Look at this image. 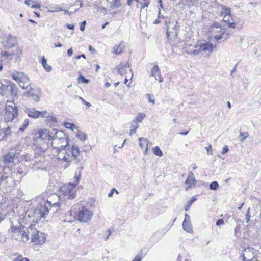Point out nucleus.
<instances>
[{"instance_id": "nucleus-1", "label": "nucleus", "mask_w": 261, "mask_h": 261, "mask_svg": "<svg viewBox=\"0 0 261 261\" xmlns=\"http://www.w3.org/2000/svg\"><path fill=\"white\" fill-rule=\"evenodd\" d=\"M11 226L8 230L10 237L15 240L26 242L29 241V237L27 236V231L24 230V227L20 223L19 215L13 212L10 218Z\"/></svg>"}, {"instance_id": "nucleus-2", "label": "nucleus", "mask_w": 261, "mask_h": 261, "mask_svg": "<svg viewBox=\"0 0 261 261\" xmlns=\"http://www.w3.org/2000/svg\"><path fill=\"white\" fill-rule=\"evenodd\" d=\"M58 153V159L61 161L66 162L67 164V166H68L71 162L75 159H76L77 156L80 155V150L77 146H70L62 148V149L59 150Z\"/></svg>"}, {"instance_id": "nucleus-3", "label": "nucleus", "mask_w": 261, "mask_h": 261, "mask_svg": "<svg viewBox=\"0 0 261 261\" xmlns=\"http://www.w3.org/2000/svg\"><path fill=\"white\" fill-rule=\"evenodd\" d=\"M68 137L62 130H54L51 146L56 152L68 146Z\"/></svg>"}, {"instance_id": "nucleus-4", "label": "nucleus", "mask_w": 261, "mask_h": 261, "mask_svg": "<svg viewBox=\"0 0 261 261\" xmlns=\"http://www.w3.org/2000/svg\"><path fill=\"white\" fill-rule=\"evenodd\" d=\"M71 216H73L74 218L82 222H87L90 220L93 213L88 209L82 207L81 208L79 205H75L72 207L70 210Z\"/></svg>"}, {"instance_id": "nucleus-5", "label": "nucleus", "mask_w": 261, "mask_h": 261, "mask_svg": "<svg viewBox=\"0 0 261 261\" xmlns=\"http://www.w3.org/2000/svg\"><path fill=\"white\" fill-rule=\"evenodd\" d=\"M79 182V179L76 178L74 184H65L60 189V197L65 199H73L76 197L75 187Z\"/></svg>"}, {"instance_id": "nucleus-6", "label": "nucleus", "mask_w": 261, "mask_h": 261, "mask_svg": "<svg viewBox=\"0 0 261 261\" xmlns=\"http://www.w3.org/2000/svg\"><path fill=\"white\" fill-rule=\"evenodd\" d=\"M18 116V109L13 101H7L5 106L4 120L5 122H11Z\"/></svg>"}, {"instance_id": "nucleus-7", "label": "nucleus", "mask_w": 261, "mask_h": 261, "mask_svg": "<svg viewBox=\"0 0 261 261\" xmlns=\"http://www.w3.org/2000/svg\"><path fill=\"white\" fill-rule=\"evenodd\" d=\"M27 236L29 237V241H28L29 243L42 244L45 240L44 235L37 230L35 225H31L27 228Z\"/></svg>"}, {"instance_id": "nucleus-8", "label": "nucleus", "mask_w": 261, "mask_h": 261, "mask_svg": "<svg viewBox=\"0 0 261 261\" xmlns=\"http://www.w3.org/2000/svg\"><path fill=\"white\" fill-rule=\"evenodd\" d=\"M57 205V203L56 202L52 203L49 201L44 202V204L41 203L35 208L34 212V216L39 220L45 218L48 215L49 207L56 206Z\"/></svg>"}, {"instance_id": "nucleus-9", "label": "nucleus", "mask_w": 261, "mask_h": 261, "mask_svg": "<svg viewBox=\"0 0 261 261\" xmlns=\"http://www.w3.org/2000/svg\"><path fill=\"white\" fill-rule=\"evenodd\" d=\"M210 34L212 38L217 40L228 38L227 34L225 33V30L218 23H214L210 28Z\"/></svg>"}, {"instance_id": "nucleus-10", "label": "nucleus", "mask_w": 261, "mask_h": 261, "mask_svg": "<svg viewBox=\"0 0 261 261\" xmlns=\"http://www.w3.org/2000/svg\"><path fill=\"white\" fill-rule=\"evenodd\" d=\"M17 93L16 86L12 83H7L6 84H2L1 89V94L3 96L6 97H13L16 96Z\"/></svg>"}, {"instance_id": "nucleus-11", "label": "nucleus", "mask_w": 261, "mask_h": 261, "mask_svg": "<svg viewBox=\"0 0 261 261\" xmlns=\"http://www.w3.org/2000/svg\"><path fill=\"white\" fill-rule=\"evenodd\" d=\"M179 31V26L177 23L170 22L167 26V37L170 43H172L177 38Z\"/></svg>"}, {"instance_id": "nucleus-12", "label": "nucleus", "mask_w": 261, "mask_h": 261, "mask_svg": "<svg viewBox=\"0 0 261 261\" xmlns=\"http://www.w3.org/2000/svg\"><path fill=\"white\" fill-rule=\"evenodd\" d=\"M213 50V45L210 42H206L201 44H196L194 53L199 56H201L203 53L210 54Z\"/></svg>"}, {"instance_id": "nucleus-13", "label": "nucleus", "mask_w": 261, "mask_h": 261, "mask_svg": "<svg viewBox=\"0 0 261 261\" xmlns=\"http://www.w3.org/2000/svg\"><path fill=\"white\" fill-rule=\"evenodd\" d=\"M54 133H50L48 130H39L36 134L37 141L41 142L42 140H52Z\"/></svg>"}, {"instance_id": "nucleus-14", "label": "nucleus", "mask_w": 261, "mask_h": 261, "mask_svg": "<svg viewBox=\"0 0 261 261\" xmlns=\"http://www.w3.org/2000/svg\"><path fill=\"white\" fill-rule=\"evenodd\" d=\"M18 153H16L15 151L12 150L8 154L3 156V161L5 164H9L10 163L16 164L18 162Z\"/></svg>"}, {"instance_id": "nucleus-15", "label": "nucleus", "mask_w": 261, "mask_h": 261, "mask_svg": "<svg viewBox=\"0 0 261 261\" xmlns=\"http://www.w3.org/2000/svg\"><path fill=\"white\" fill-rule=\"evenodd\" d=\"M28 116L34 118H37L39 117L44 118L46 117V111H39L33 108H29L25 111Z\"/></svg>"}, {"instance_id": "nucleus-16", "label": "nucleus", "mask_w": 261, "mask_h": 261, "mask_svg": "<svg viewBox=\"0 0 261 261\" xmlns=\"http://www.w3.org/2000/svg\"><path fill=\"white\" fill-rule=\"evenodd\" d=\"M119 74L121 76H126L128 71L132 72L131 69L128 64H120L117 67Z\"/></svg>"}, {"instance_id": "nucleus-17", "label": "nucleus", "mask_w": 261, "mask_h": 261, "mask_svg": "<svg viewBox=\"0 0 261 261\" xmlns=\"http://www.w3.org/2000/svg\"><path fill=\"white\" fill-rule=\"evenodd\" d=\"M151 76L154 77L155 80H159L160 83L163 82V78L161 76V72L158 65H155L151 70Z\"/></svg>"}, {"instance_id": "nucleus-18", "label": "nucleus", "mask_w": 261, "mask_h": 261, "mask_svg": "<svg viewBox=\"0 0 261 261\" xmlns=\"http://www.w3.org/2000/svg\"><path fill=\"white\" fill-rule=\"evenodd\" d=\"M11 76L14 80L18 83L22 80L24 81L28 80V78L24 76V73L22 72L14 71L11 73Z\"/></svg>"}, {"instance_id": "nucleus-19", "label": "nucleus", "mask_w": 261, "mask_h": 261, "mask_svg": "<svg viewBox=\"0 0 261 261\" xmlns=\"http://www.w3.org/2000/svg\"><path fill=\"white\" fill-rule=\"evenodd\" d=\"M139 145L142 149H144L145 146H146L144 151V154L146 156L148 153V146L150 142L144 137H140L139 138Z\"/></svg>"}, {"instance_id": "nucleus-20", "label": "nucleus", "mask_w": 261, "mask_h": 261, "mask_svg": "<svg viewBox=\"0 0 261 261\" xmlns=\"http://www.w3.org/2000/svg\"><path fill=\"white\" fill-rule=\"evenodd\" d=\"M1 58L8 62L12 61L14 58V53H10L6 51H2L1 53Z\"/></svg>"}, {"instance_id": "nucleus-21", "label": "nucleus", "mask_w": 261, "mask_h": 261, "mask_svg": "<svg viewBox=\"0 0 261 261\" xmlns=\"http://www.w3.org/2000/svg\"><path fill=\"white\" fill-rule=\"evenodd\" d=\"M16 43V37L9 36L7 38V41L5 44V47L7 48H11L15 46Z\"/></svg>"}, {"instance_id": "nucleus-22", "label": "nucleus", "mask_w": 261, "mask_h": 261, "mask_svg": "<svg viewBox=\"0 0 261 261\" xmlns=\"http://www.w3.org/2000/svg\"><path fill=\"white\" fill-rule=\"evenodd\" d=\"M13 128V127H10V126H8L5 130H3V133H4V135L3 137V138L0 139V141H7L8 139L10 138V137H11V133H13L12 132V130H11V129H12Z\"/></svg>"}, {"instance_id": "nucleus-23", "label": "nucleus", "mask_w": 261, "mask_h": 261, "mask_svg": "<svg viewBox=\"0 0 261 261\" xmlns=\"http://www.w3.org/2000/svg\"><path fill=\"white\" fill-rule=\"evenodd\" d=\"M195 181V179L194 178V174L192 172H190L188 177L186 181V184L189 185L188 189L191 188V186L194 183ZM186 190H187L188 188H186Z\"/></svg>"}, {"instance_id": "nucleus-24", "label": "nucleus", "mask_w": 261, "mask_h": 261, "mask_svg": "<svg viewBox=\"0 0 261 261\" xmlns=\"http://www.w3.org/2000/svg\"><path fill=\"white\" fill-rule=\"evenodd\" d=\"M230 12V10L229 9H227L226 10L225 13L226 15L223 18V20L224 21L227 22L229 27L234 28L236 26V24L234 22H230L229 19V13Z\"/></svg>"}, {"instance_id": "nucleus-25", "label": "nucleus", "mask_w": 261, "mask_h": 261, "mask_svg": "<svg viewBox=\"0 0 261 261\" xmlns=\"http://www.w3.org/2000/svg\"><path fill=\"white\" fill-rule=\"evenodd\" d=\"M107 2L109 4L110 8H118L121 5L120 0H107Z\"/></svg>"}, {"instance_id": "nucleus-26", "label": "nucleus", "mask_w": 261, "mask_h": 261, "mask_svg": "<svg viewBox=\"0 0 261 261\" xmlns=\"http://www.w3.org/2000/svg\"><path fill=\"white\" fill-rule=\"evenodd\" d=\"M185 49L187 54L196 56L194 53L195 50V45H187L185 46Z\"/></svg>"}, {"instance_id": "nucleus-27", "label": "nucleus", "mask_w": 261, "mask_h": 261, "mask_svg": "<svg viewBox=\"0 0 261 261\" xmlns=\"http://www.w3.org/2000/svg\"><path fill=\"white\" fill-rule=\"evenodd\" d=\"M124 48V44L123 42H121L117 47H114V53L116 54H120Z\"/></svg>"}, {"instance_id": "nucleus-28", "label": "nucleus", "mask_w": 261, "mask_h": 261, "mask_svg": "<svg viewBox=\"0 0 261 261\" xmlns=\"http://www.w3.org/2000/svg\"><path fill=\"white\" fill-rule=\"evenodd\" d=\"M138 127V125L137 124V122L136 121L133 120L132 122L131 126H130V135H132L133 134L135 133L136 132V129Z\"/></svg>"}, {"instance_id": "nucleus-29", "label": "nucleus", "mask_w": 261, "mask_h": 261, "mask_svg": "<svg viewBox=\"0 0 261 261\" xmlns=\"http://www.w3.org/2000/svg\"><path fill=\"white\" fill-rule=\"evenodd\" d=\"M41 63L42 66L47 72H50L51 70V67L47 64L46 60L44 58V57H43Z\"/></svg>"}, {"instance_id": "nucleus-30", "label": "nucleus", "mask_w": 261, "mask_h": 261, "mask_svg": "<svg viewBox=\"0 0 261 261\" xmlns=\"http://www.w3.org/2000/svg\"><path fill=\"white\" fill-rule=\"evenodd\" d=\"M18 84H19V86L21 88H22L23 89H28V88L29 86V79H28V80H27L25 81L22 80V81H20L18 83Z\"/></svg>"}, {"instance_id": "nucleus-31", "label": "nucleus", "mask_w": 261, "mask_h": 261, "mask_svg": "<svg viewBox=\"0 0 261 261\" xmlns=\"http://www.w3.org/2000/svg\"><path fill=\"white\" fill-rule=\"evenodd\" d=\"M50 9L48 10V11L50 12L63 11V9L61 8L58 5H55L54 6H50Z\"/></svg>"}, {"instance_id": "nucleus-32", "label": "nucleus", "mask_w": 261, "mask_h": 261, "mask_svg": "<svg viewBox=\"0 0 261 261\" xmlns=\"http://www.w3.org/2000/svg\"><path fill=\"white\" fill-rule=\"evenodd\" d=\"M153 153L156 156L162 157L163 155L162 150L159 147L156 146L152 149Z\"/></svg>"}, {"instance_id": "nucleus-33", "label": "nucleus", "mask_w": 261, "mask_h": 261, "mask_svg": "<svg viewBox=\"0 0 261 261\" xmlns=\"http://www.w3.org/2000/svg\"><path fill=\"white\" fill-rule=\"evenodd\" d=\"M249 136V133L247 132H240L238 138L241 142H243Z\"/></svg>"}, {"instance_id": "nucleus-34", "label": "nucleus", "mask_w": 261, "mask_h": 261, "mask_svg": "<svg viewBox=\"0 0 261 261\" xmlns=\"http://www.w3.org/2000/svg\"><path fill=\"white\" fill-rule=\"evenodd\" d=\"M28 93L32 99L35 101L38 102L40 101V97L38 94L33 92L32 91L28 92Z\"/></svg>"}, {"instance_id": "nucleus-35", "label": "nucleus", "mask_w": 261, "mask_h": 261, "mask_svg": "<svg viewBox=\"0 0 261 261\" xmlns=\"http://www.w3.org/2000/svg\"><path fill=\"white\" fill-rule=\"evenodd\" d=\"M182 227L184 230L188 232H191L192 230L190 222L186 223V225H185L184 223H182Z\"/></svg>"}, {"instance_id": "nucleus-36", "label": "nucleus", "mask_w": 261, "mask_h": 261, "mask_svg": "<svg viewBox=\"0 0 261 261\" xmlns=\"http://www.w3.org/2000/svg\"><path fill=\"white\" fill-rule=\"evenodd\" d=\"M64 126L69 129L74 130V129H77L78 127L74 125L73 123H69V122H66L64 123Z\"/></svg>"}, {"instance_id": "nucleus-37", "label": "nucleus", "mask_w": 261, "mask_h": 261, "mask_svg": "<svg viewBox=\"0 0 261 261\" xmlns=\"http://www.w3.org/2000/svg\"><path fill=\"white\" fill-rule=\"evenodd\" d=\"M146 117V114L143 113H139L135 118V121L136 122H142V120Z\"/></svg>"}, {"instance_id": "nucleus-38", "label": "nucleus", "mask_w": 261, "mask_h": 261, "mask_svg": "<svg viewBox=\"0 0 261 261\" xmlns=\"http://www.w3.org/2000/svg\"><path fill=\"white\" fill-rule=\"evenodd\" d=\"M76 137L80 140L84 141L86 140L87 136L85 133L83 132L78 130L76 134Z\"/></svg>"}, {"instance_id": "nucleus-39", "label": "nucleus", "mask_w": 261, "mask_h": 261, "mask_svg": "<svg viewBox=\"0 0 261 261\" xmlns=\"http://www.w3.org/2000/svg\"><path fill=\"white\" fill-rule=\"evenodd\" d=\"M196 200V198H195L194 197H192V199L187 202V206L185 208V210L186 211H188L190 209V208L191 207L193 203L194 202H195Z\"/></svg>"}, {"instance_id": "nucleus-40", "label": "nucleus", "mask_w": 261, "mask_h": 261, "mask_svg": "<svg viewBox=\"0 0 261 261\" xmlns=\"http://www.w3.org/2000/svg\"><path fill=\"white\" fill-rule=\"evenodd\" d=\"M29 123V120L28 119H25L21 126L19 128L18 131H20L21 132H23L26 127L28 126Z\"/></svg>"}, {"instance_id": "nucleus-41", "label": "nucleus", "mask_w": 261, "mask_h": 261, "mask_svg": "<svg viewBox=\"0 0 261 261\" xmlns=\"http://www.w3.org/2000/svg\"><path fill=\"white\" fill-rule=\"evenodd\" d=\"M219 187V184L217 181H213L210 184L209 188L211 190H216Z\"/></svg>"}, {"instance_id": "nucleus-42", "label": "nucleus", "mask_w": 261, "mask_h": 261, "mask_svg": "<svg viewBox=\"0 0 261 261\" xmlns=\"http://www.w3.org/2000/svg\"><path fill=\"white\" fill-rule=\"evenodd\" d=\"M158 4L159 5V12H158L159 13V18H164V16L162 15H161V9L163 8V5L162 0H159Z\"/></svg>"}, {"instance_id": "nucleus-43", "label": "nucleus", "mask_w": 261, "mask_h": 261, "mask_svg": "<svg viewBox=\"0 0 261 261\" xmlns=\"http://www.w3.org/2000/svg\"><path fill=\"white\" fill-rule=\"evenodd\" d=\"M78 81H79V82H81L83 83H86V84H88L89 82V80L88 79L85 78L81 74H80L79 75V77L78 78Z\"/></svg>"}, {"instance_id": "nucleus-44", "label": "nucleus", "mask_w": 261, "mask_h": 261, "mask_svg": "<svg viewBox=\"0 0 261 261\" xmlns=\"http://www.w3.org/2000/svg\"><path fill=\"white\" fill-rule=\"evenodd\" d=\"M22 53V49L18 47L15 50V53H14V55L15 56V58H18L19 55Z\"/></svg>"}, {"instance_id": "nucleus-45", "label": "nucleus", "mask_w": 261, "mask_h": 261, "mask_svg": "<svg viewBox=\"0 0 261 261\" xmlns=\"http://www.w3.org/2000/svg\"><path fill=\"white\" fill-rule=\"evenodd\" d=\"M188 222H190V216L187 214H185V219L183 221V223H184L185 225H186V223Z\"/></svg>"}, {"instance_id": "nucleus-46", "label": "nucleus", "mask_w": 261, "mask_h": 261, "mask_svg": "<svg viewBox=\"0 0 261 261\" xmlns=\"http://www.w3.org/2000/svg\"><path fill=\"white\" fill-rule=\"evenodd\" d=\"M249 211H250V208L248 209L247 214L246 215L245 220L246 222V223H249L250 219V216L249 215Z\"/></svg>"}, {"instance_id": "nucleus-47", "label": "nucleus", "mask_w": 261, "mask_h": 261, "mask_svg": "<svg viewBox=\"0 0 261 261\" xmlns=\"http://www.w3.org/2000/svg\"><path fill=\"white\" fill-rule=\"evenodd\" d=\"M86 24V21H83L80 25V30L81 31H84L85 30V27Z\"/></svg>"}, {"instance_id": "nucleus-48", "label": "nucleus", "mask_w": 261, "mask_h": 261, "mask_svg": "<svg viewBox=\"0 0 261 261\" xmlns=\"http://www.w3.org/2000/svg\"><path fill=\"white\" fill-rule=\"evenodd\" d=\"M14 261H29L27 258H22L21 256H18Z\"/></svg>"}, {"instance_id": "nucleus-49", "label": "nucleus", "mask_w": 261, "mask_h": 261, "mask_svg": "<svg viewBox=\"0 0 261 261\" xmlns=\"http://www.w3.org/2000/svg\"><path fill=\"white\" fill-rule=\"evenodd\" d=\"M144 3L143 4L142 6L141 7V11L142 10V9L143 8H144L145 7H147L148 6L149 4V2L148 1L144 0Z\"/></svg>"}, {"instance_id": "nucleus-50", "label": "nucleus", "mask_w": 261, "mask_h": 261, "mask_svg": "<svg viewBox=\"0 0 261 261\" xmlns=\"http://www.w3.org/2000/svg\"><path fill=\"white\" fill-rule=\"evenodd\" d=\"M15 123H16V121L14 122V124H13L12 126H10V127H13V128L12 129H11V130H12V132H13V133L17 132L16 128H17V124H15Z\"/></svg>"}, {"instance_id": "nucleus-51", "label": "nucleus", "mask_w": 261, "mask_h": 261, "mask_svg": "<svg viewBox=\"0 0 261 261\" xmlns=\"http://www.w3.org/2000/svg\"><path fill=\"white\" fill-rule=\"evenodd\" d=\"M147 96L148 97V100L149 102L152 103L153 104L155 103V101L154 99L151 98V95L149 94H147Z\"/></svg>"}, {"instance_id": "nucleus-52", "label": "nucleus", "mask_w": 261, "mask_h": 261, "mask_svg": "<svg viewBox=\"0 0 261 261\" xmlns=\"http://www.w3.org/2000/svg\"><path fill=\"white\" fill-rule=\"evenodd\" d=\"M206 150H207V154H212L211 152H210L212 151V145L210 144L208 147H205Z\"/></svg>"}, {"instance_id": "nucleus-53", "label": "nucleus", "mask_w": 261, "mask_h": 261, "mask_svg": "<svg viewBox=\"0 0 261 261\" xmlns=\"http://www.w3.org/2000/svg\"><path fill=\"white\" fill-rule=\"evenodd\" d=\"M115 191L116 192L117 194L118 193V191L115 189H113L111 192L108 194V197H111L112 196L113 193H114V192Z\"/></svg>"}, {"instance_id": "nucleus-54", "label": "nucleus", "mask_w": 261, "mask_h": 261, "mask_svg": "<svg viewBox=\"0 0 261 261\" xmlns=\"http://www.w3.org/2000/svg\"><path fill=\"white\" fill-rule=\"evenodd\" d=\"M224 224V221L223 219H218L216 222L217 225H220Z\"/></svg>"}, {"instance_id": "nucleus-55", "label": "nucleus", "mask_w": 261, "mask_h": 261, "mask_svg": "<svg viewBox=\"0 0 261 261\" xmlns=\"http://www.w3.org/2000/svg\"><path fill=\"white\" fill-rule=\"evenodd\" d=\"M132 261H141V257L140 255H136Z\"/></svg>"}, {"instance_id": "nucleus-56", "label": "nucleus", "mask_w": 261, "mask_h": 261, "mask_svg": "<svg viewBox=\"0 0 261 261\" xmlns=\"http://www.w3.org/2000/svg\"><path fill=\"white\" fill-rule=\"evenodd\" d=\"M228 151V148L227 146H225L223 148L222 153L224 154V153H226V152H227Z\"/></svg>"}, {"instance_id": "nucleus-57", "label": "nucleus", "mask_w": 261, "mask_h": 261, "mask_svg": "<svg viewBox=\"0 0 261 261\" xmlns=\"http://www.w3.org/2000/svg\"><path fill=\"white\" fill-rule=\"evenodd\" d=\"M67 53L69 57H71L73 54L72 49L71 48H70L69 49H68Z\"/></svg>"}, {"instance_id": "nucleus-58", "label": "nucleus", "mask_w": 261, "mask_h": 261, "mask_svg": "<svg viewBox=\"0 0 261 261\" xmlns=\"http://www.w3.org/2000/svg\"><path fill=\"white\" fill-rule=\"evenodd\" d=\"M5 217L6 215L5 214H0V223L5 219Z\"/></svg>"}, {"instance_id": "nucleus-59", "label": "nucleus", "mask_w": 261, "mask_h": 261, "mask_svg": "<svg viewBox=\"0 0 261 261\" xmlns=\"http://www.w3.org/2000/svg\"><path fill=\"white\" fill-rule=\"evenodd\" d=\"M75 3H80V4L79 5L80 8L82 7L83 6V2L82 0H75Z\"/></svg>"}, {"instance_id": "nucleus-60", "label": "nucleus", "mask_w": 261, "mask_h": 261, "mask_svg": "<svg viewBox=\"0 0 261 261\" xmlns=\"http://www.w3.org/2000/svg\"><path fill=\"white\" fill-rule=\"evenodd\" d=\"M66 26L68 28V29H70V30H73L74 28V26L73 24H67Z\"/></svg>"}, {"instance_id": "nucleus-61", "label": "nucleus", "mask_w": 261, "mask_h": 261, "mask_svg": "<svg viewBox=\"0 0 261 261\" xmlns=\"http://www.w3.org/2000/svg\"><path fill=\"white\" fill-rule=\"evenodd\" d=\"M80 98L82 99V100L84 102V103H85L86 106H89V107H90V106H91V104H90L89 102L86 101H85L84 99H83L82 98L80 97Z\"/></svg>"}, {"instance_id": "nucleus-62", "label": "nucleus", "mask_w": 261, "mask_h": 261, "mask_svg": "<svg viewBox=\"0 0 261 261\" xmlns=\"http://www.w3.org/2000/svg\"><path fill=\"white\" fill-rule=\"evenodd\" d=\"M54 46L55 47H61L62 46V44H61L60 43H59L58 44L55 43Z\"/></svg>"}, {"instance_id": "nucleus-63", "label": "nucleus", "mask_w": 261, "mask_h": 261, "mask_svg": "<svg viewBox=\"0 0 261 261\" xmlns=\"http://www.w3.org/2000/svg\"><path fill=\"white\" fill-rule=\"evenodd\" d=\"M110 86H111V84L108 82L106 83L104 85V86L106 88H109Z\"/></svg>"}, {"instance_id": "nucleus-64", "label": "nucleus", "mask_w": 261, "mask_h": 261, "mask_svg": "<svg viewBox=\"0 0 261 261\" xmlns=\"http://www.w3.org/2000/svg\"><path fill=\"white\" fill-rule=\"evenodd\" d=\"M40 150L41 152H44L45 150V148L43 146H41L40 147Z\"/></svg>"}]
</instances>
